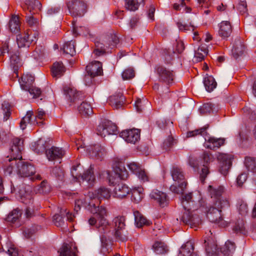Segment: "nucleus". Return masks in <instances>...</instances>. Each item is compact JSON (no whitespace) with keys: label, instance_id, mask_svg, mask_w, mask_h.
I'll return each mask as SVG.
<instances>
[{"label":"nucleus","instance_id":"33","mask_svg":"<svg viewBox=\"0 0 256 256\" xmlns=\"http://www.w3.org/2000/svg\"><path fill=\"white\" fill-rule=\"evenodd\" d=\"M132 200L138 204L140 202L144 196V189L142 187L134 188L131 190Z\"/></svg>","mask_w":256,"mask_h":256},{"label":"nucleus","instance_id":"23","mask_svg":"<svg viewBox=\"0 0 256 256\" xmlns=\"http://www.w3.org/2000/svg\"><path fill=\"white\" fill-rule=\"evenodd\" d=\"M32 116L33 112L28 111L27 112L26 114L22 118L20 122V127L22 130L26 128V124H30L32 125H43L42 122H38L36 120L32 118Z\"/></svg>","mask_w":256,"mask_h":256},{"label":"nucleus","instance_id":"13","mask_svg":"<svg viewBox=\"0 0 256 256\" xmlns=\"http://www.w3.org/2000/svg\"><path fill=\"white\" fill-rule=\"evenodd\" d=\"M150 197L162 208L166 206L168 204L169 198L168 195L162 191L154 190L151 192Z\"/></svg>","mask_w":256,"mask_h":256},{"label":"nucleus","instance_id":"46","mask_svg":"<svg viewBox=\"0 0 256 256\" xmlns=\"http://www.w3.org/2000/svg\"><path fill=\"white\" fill-rule=\"evenodd\" d=\"M22 212L18 208L14 209L7 216L6 220L8 222L14 223L18 220Z\"/></svg>","mask_w":256,"mask_h":256},{"label":"nucleus","instance_id":"28","mask_svg":"<svg viewBox=\"0 0 256 256\" xmlns=\"http://www.w3.org/2000/svg\"><path fill=\"white\" fill-rule=\"evenodd\" d=\"M245 51V46L242 40L238 38L235 40L232 49V53L235 58L242 56Z\"/></svg>","mask_w":256,"mask_h":256},{"label":"nucleus","instance_id":"57","mask_svg":"<svg viewBox=\"0 0 256 256\" xmlns=\"http://www.w3.org/2000/svg\"><path fill=\"white\" fill-rule=\"evenodd\" d=\"M10 256H17L18 250L17 248L10 243L7 244L6 250Z\"/></svg>","mask_w":256,"mask_h":256},{"label":"nucleus","instance_id":"50","mask_svg":"<svg viewBox=\"0 0 256 256\" xmlns=\"http://www.w3.org/2000/svg\"><path fill=\"white\" fill-rule=\"evenodd\" d=\"M72 24L73 26V31L74 33H79L80 34H82L85 36L90 34V30L86 26H80L78 28L76 26V22L72 21Z\"/></svg>","mask_w":256,"mask_h":256},{"label":"nucleus","instance_id":"2","mask_svg":"<svg viewBox=\"0 0 256 256\" xmlns=\"http://www.w3.org/2000/svg\"><path fill=\"white\" fill-rule=\"evenodd\" d=\"M208 190L212 200L208 204L201 198L199 200L200 208H204L210 222L222 228L228 226L230 223L231 214L228 200L222 196L224 192V187L222 186H209Z\"/></svg>","mask_w":256,"mask_h":256},{"label":"nucleus","instance_id":"39","mask_svg":"<svg viewBox=\"0 0 256 256\" xmlns=\"http://www.w3.org/2000/svg\"><path fill=\"white\" fill-rule=\"evenodd\" d=\"M25 4L30 12L32 10L37 12L38 10H40L42 8L41 3L37 0H26Z\"/></svg>","mask_w":256,"mask_h":256},{"label":"nucleus","instance_id":"19","mask_svg":"<svg viewBox=\"0 0 256 256\" xmlns=\"http://www.w3.org/2000/svg\"><path fill=\"white\" fill-rule=\"evenodd\" d=\"M64 154L65 152L62 148L56 146H52L46 151V156L49 160H59Z\"/></svg>","mask_w":256,"mask_h":256},{"label":"nucleus","instance_id":"9","mask_svg":"<svg viewBox=\"0 0 256 256\" xmlns=\"http://www.w3.org/2000/svg\"><path fill=\"white\" fill-rule=\"evenodd\" d=\"M71 15L74 17L82 16L86 12V5L80 0H71L67 4Z\"/></svg>","mask_w":256,"mask_h":256},{"label":"nucleus","instance_id":"56","mask_svg":"<svg viewBox=\"0 0 256 256\" xmlns=\"http://www.w3.org/2000/svg\"><path fill=\"white\" fill-rule=\"evenodd\" d=\"M176 26L178 27L180 30L184 32H188V31L194 32V26L193 25H187L183 24L180 22H178L176 23Z\"/></svg>","mask_w":256,"mask_h":256},{"label":"nucleus","instance_id":"36","mask_svg":"<svg viewBox=\"0 0 256 256\" xmlns=\"http://www.w3.org/2000/svg\"><path fill=\"white\" fill-rule=\"evenodd\" d=\"M114 172L121 180H126L128 177V172L122 163L118 164L115 166Z\"/></svg>","mask_w":256,"mask_h":256},{"label":"nucleus","instance_id":"63","mask_svg":"<svg viewBox=\"0 0 256 256\" xmlns=\"http://www.w3.org/2000/svg\"><path fill=\"white\" fill-rule=\"evenodd\" d=\"M27 90H28L30 94L31 95H32L33 97L35 98L38 97L41 94L40 90L38 88H36L34 86H32L28 88Z\"/></svg>","mask_w":256,"mask_h":256},{"label":"nucleus","instance_id":"16","mask_svg":"<svg viewBox=\"0 0 256 256\" xmlns=\"http://www.w3.org/2000/svg\"><path fill=\"white\" fill-rule=\"evenodd\" d=\"M218 160L220 162V172L226 176L232 166L231 156L226 154H219L217 156Z\"/></svg>","mask_w":256,"mask_h":256},{"label":"nucleus","instance_id":"4","mask_svg":"<svg viewBox=\"0 0 256 256\" xmlns=\"http://www.w3.org/2000/svg\"><path fill=\"white\" fill-rule=\"evenodd\" d=\"M171 174L175 183L170 186V190L174 194H182L186 189L187 183L182 169L174 167L171 170Z\"/></svg>","mask_w":256,"mask_h":256},{"label":"nucleus","instance_id":"8","mask_svg":"<svg viewBox=\"0 0 256 256\" xmlns=\"http://www.w3.org/2000/svg\"><path fill=\"white\" fill-rule=\"evenodd\" d=\"M119 42V38L116 34L111 35L108 38V43L104 44L97 42L95 43L96 48L93 51V54L96 56H100L104 54L106 52V48H114Z\"/></svg>","mask_w":256,"mask_h":256},{"label":"nucleus","instance_id":"51","mask_svg":"<svg viewBox=\"0 0 256 256\" xmlns=\"http://www.w3.org/2000/svg\"><path fill=\"white\" fill-rule=\"evenodd\" d=\"M208 127L204 126L200 129L195 130L192 131H190L187 134V136L188 138L195 136L197 135L200 134L204 136L207 134L206 129Z\"/></svg>","mask_w":256,"mask_h":256},{"label":"nucleus","instance_id":"5","mask_svg":"<svg viewBox=\"0 0 256 256\" xmlns=\"http://www.w3.org/2000/svg\"><path fill=\"white\" fill-rule=\"evenodd\" d=\"M82 168L80 164L73 166L71 170V174L73 178L76 180L80 178L83 181L86 180L89 185L93 186L94 182L96 180V178L94 174V168L90 166L82 175L80 172Z\"/></svg>","mask_w":256,"mask_h":256},{"label":"nucleus","instance_id":"40","mask_svg":"<svg viewBox=\"0 0 256 256\" xmlns=\"http://www.w3.org/2000/svg\"><path fill=\"white\" fill-rule=\"evenodd\" d=\"M135 218V222L138 227L140 228L144 225H149L150 222L147 220L146 218L143 216L139 212L136 211L134 212Z\"/></svg>","mask_w":256,"mask_h":256},{"label":"nucleus","instance_id":"64","mask_svg":"<svg viewBox=\"0 0 256 256\" xmlns=\"http://www.w3.org/2000/svg\"><path fill=\"white\" fill-rule=\"evenodd\" d=\"M164 58L166 63H170L174 58L175 52L172 50H166L164 52Z\"/></svg>","mask_w":256,"mask_h":256},{"label":"nucleus","instance_id":"61","mask_svg":"<svg viewBox=\"0 0 256 256\" xmlns=\"http://www.w3.org/2000/svg\"><path fill=\"white\" fill-rule=\"evenodd\" d=\"M138 178L142 182H148L149 178L148 174L142 168L136 174Z\"/></svg>","mask_w":256,"mask_h":256},{"label":"nucleus","instance_id":"14","mask_svg":"<svg viewBox=\"0 0 256 256\" xmlns=\"http://www.w3.org/2000/svg\"><path fill=\"white\" fill-rule=\"evenodd\" d=\"M140 130L136 128L122 131L120 136L128 143L135 144L140 140Z\"/></svg>","mask_w":256,"mask_h":256},{"label":"nucleus","instance_id":"26","mask_svg":"<svg viewBox=\"0 0 256 256\" xmlns=\"http://www.w3.org/2000/svg\"><path fill=\"white\" fill-rule=\"evenodd\" d=\"M59 252L60 256H76L78 250L73 244H64Z\"/></svg>","mask_w":256,"mask_h":256},{"label":"nucleus","instance_id":"11","mask_svg":"<svg viewBox=\"0 0 256 256\" xmlns=\"http://www.w3.org/2000/svg\"><path fill=\"white\" fill-rule=\"evenodd\" d=\"M80 148H84L90 157L97 159H101L106 154L104 148L99 144L86 146L82 144L77 147V150H78Z\"/></svg>","mask_w":256,"mask_h":256},{"label":"nucleus","instance_id":"62","mask_svg":"<svg viewBox=\"0 0 256 256\" xmlns=\"http://www.w3.org/2000/svg\"><path fill=\"white\" fill-rule=\"evenodd\" d=\"M128 166L129 169L136 174L142 168L141 166L136 162H130Z\"/></svg>","mask_w":256,"mask_h":256},{"label":"nucleus","instance_id":"25","mask_svg":"<svg viewBox=\"0 0 256 256\" xmlns=\"http://www.w3.org/2000/svg\"><path fill=\"white\" fill-rule=\"evenodd\" d=\"M194 246L192 242H187L180 249L178 256H198L194 252Z\"/></svg>","mask_w":256,"mask_h":256},{"label":"nucleus","instance_id":"58","mask_svg":"<svg viewBox=\"0 0 256 256\" xmlns=\"http://www.w3.org/2000/svg\"><path fill=\"white\" fill-rule=\"evenodd\" d=\"M134 76V72L132 68H127L125 70L122 74V77L124 80H130Z\"/></svg>","mask_w":256,"mask_h":256},{"label":"nucleus","instance_id":"34","mask_svg":"<svg viewBox=\"0 0 256 256\" xmlns=\"http://www.w3.org/2000/svg\"><path fill=\"white\" fill-rule=\"evenodd\" d=\"M34 77L31 74H24L22 76L21 81L20 82L22 88L27 90V89L32 86V84L34 82Z\"/></svg>","mask_w":256,"mask_h":256},{"label":"nucleus","instance_id":"24","mask_svg":"<svg viewBox=\"0 0 256 256\" xmlns=\"http://www.w3.org/2000/svg\"><path fill=\"white\" fill-rule=\"evenodd\" d=\"M232 32V26L229 21H222L219 24L218 34L223 38L229 37Z\"/></svg>","mask_w":256,"mask_h":256},{"label":"nucleus","instance_id":"18","mask_svg":"<svg viewBox=\"0 0 256 256\" xmlns=\"http://www.w3.org/2000/svg\"><path fill=\"white\" fill-rule=\"evenodd\" d=\"M110 232V228H109V230L106 232L104 233L100 232L102 234L100 236L102 242L100 252L104 255H106L112 251V240L110 237H108L104 234Z\"/></svg>","mask_w":256,"mask_h":256},{"label":"nucleus","instance_id":"17","mask_svg":"<svg viewBox=\"0 0 256 256\" xmlns=\"http://www.w3.org/2000/svg\"><path fill=\"white\" fill-rule=\"evenodd\" d=\"M204 164L200 172V180L202 182H204L205 179L210 173L209 164L214 160L213 156L209 152H204L202 156Z\"/></svg>","mask_w":256,"mask_h":256},{"label":"nucleus","instance_id":"38","mask_svg":"<svg viewBox=\"0 0 256 256\" xmlns=\"http://www.w3.org/2000/svg\"><path fill=\"white\" fill-rule=\"evenodd\" d=\"M144 0H126L125 6L130 11L137 10L140 4H144Z\"/></svg>","mask_w":256,"mask_h":256},{"label":"nucleus","instance_id":"53","mask_svg":"<svg viewBox=\"0 0 256 256\" xmlns=\"http://www.w3.org/2000/svg\"><path fill=\"white\" fill-rule=\"evenodd\" d=\"M22 191L21 190L20 194L22 202L28 205L32 204L33 199L31 192L28 191L26 192L24 194H22Z\"/></svg>","mask_w":256,"mask_h":256},{"label":"nucleus","instance_id":"7","mask_svg":"<svg viewBox=\"0 0 256 256\" xmlns=\"http://www.w3.org/2000/svg\"><path fill=\"white\" fill-rule=\"evenodd\" d=\"M196 208H188L184 209V212L181 217V221L186 224L188 225L190 228L198 226L202 223L199 216L194 212Z\"/></svg>","mask_w":256,"mask_h":256},{"label":"nucleus","instance_id":"20","mask_svg":"<svg viewBox=\"0 0 256 256\" xmlns=\"http://www.w3.org/2000/svg\"><path fill=\"white\" fill-rule=\"evenodd\" d=\"M86 71L92 76H100L103 72L102 64L99 61H93L86 66Z\"/></svg>","mask_w":256,"mask_h":256},{"label":"nucleus","instance_id":"30","mask_svg":"<svg viewBox=\"0 0 256 256\" xmlns=\"http://www.w3.org/2000/svg\"><path fill=\"white\" fill-rule=\"evenodd\" d=\"M51 72L53 77L58 78L64 74L65 68L62 62H56L53 64Z\"/></svg>","mask_w":256,"mask_h":256},{"label":"nucleus","instance_id":"48","mask_svg":"<svg viewBox=\"0 0 256 256\" xmlns=\"http://www.w3.org/2000/svg\"><path fill=\"white\" fill-rule=\"evenodd\" d=\"M34 150L38 154H41L46 151V142L44 140L40 139L35 144Z\"/></svg>","mask_w":256,"mask_h":256},{"label":"nucleus","instance_id":"35","mask_svg":"<svg viewBox=\"0 0 256 256\" xmlns=\"http://www.w3.org/2000/svg\"><path fill=\"white\" fill-rule=\"evenodd\" d=\"M80 114L84 116H90L92 114V109L90 103L82 102L78 107Z\"/></svg>","mask_w":256,"mask_h":256},{"label":"nucleus","instance_id":"54","mask_svg":"<svg viewBox=\"0 0 256 256\" xmlns=\"http://www.w3.org/2000/svg\"><path fill=\"white\" fill-rule=\"evenodd\" d=\"M2 109L4 112V120H7L10 116V106L7 102H4L2 104Z\"/></svg>","mask_w":256,"mask_h":256},{"label":"nucleus","instance_id":"15","mask_svg":"<svg viewBox=\"0 0 256 256\" xmlns=\"http://www.w3.org/2000/svg\"><path fill=\"white\" fill-rule=\"evenodd\" d=\"M160 81L170 84L172 83L174 78V73L172 70L162 66H159L156 68Z\"/></svg>","mask_w":256,"mask_h":256},{"label":"nucleus","instance_id":"44","mask_svg":"<svg viewBox=\"0 0 256 256\" xmlns=\"http://www.w3.org/2000/svg\"><path fill=\"white\" fill-rule=\"evenodd\" d=\"M208 54V50L204 46H200L195 52L194 57L198 62L202 60Z\"/></svg>","mask_w":256,"mask_h":256},{"label":"nucleus","instance_id":"41","mask_svg":"<svg viewBox=\"0 0 256 256\" xmlns=\"http://www.w3.org/2000/svg\"><path fill=\"white\" fill-rule=\"evenodd\" d=\"M62 50L64 53L73 56L76 54L75 42L71 40L66 42L63 46Z\"/></svg>","mask_w":256,"mask_h":256},{"label":"nucleus","instance_id":"32","mask_svg":"<svg viewBox=\"0 0 256 256\" xmlns=\"http://www.w3.org/2000/svg\"><path fill=\"white\" fill-rule=\"evenodd\" d=\"M10 30L14 34L18 33L20 30V23L18 16L13 15L9 22Z\"/></svg>","mask_w":256,"mask_h":256},{"label":"nucleus","instance_id":"31","mask_svg":"<svg viewBox=\"0 0 256 256\" xmlns=\"http://www.w3.org/2000/svg\"><path fill=\"white\" fill-rule=\"evenodd\" d=\"M236 246L234 242L227 240L224 245L220 248L221 252L224 256H232L235 251Z\"/></svg>","mask_w":256,"mask_h":256},{"label":"nucleus","instance_id":"55","mask_svg":"<svg viewBox=\"0 0 256 256\" xmlns=\"http://www.w3.org/2000/svg\"><path fill=\"white\" fill-rule=\"evenodd\" d=\"M233 231L236 234H245L246 230L244 222L241 220L236 223L232 228Z\"/></svg>","mask_w":256,"mask_h":256},{"label":"nucleus","instance_id":"49","mask_svg":"<svg viewBox=\"0 0 256 256\" xmlns=\"http://www.w3.org/2000/svg\"><path fill=\"white\" fill-rule=\"evenodd\" d=\"M206 250L209 256H214L218 253V246L214 242L212 244L208 243Z\"/></svg>","mask_w":256,"mask_h":256},{"label":"nucleus","instance_id":"12","mask_svg":"<svg viewBox=\"0 0 256 256\" xmlns=\"http://www.w3.org/2000/svg\"><path fill=\"white\" fill-rule=\"evenodd\" d=\"M36 32H34V35L32 36V32L30 30H27L24 33L18 34L16 40L18 47H28L30 44L36 39Z\"/></svg>","mask_w":256,"mask_h":256},{"label":"nucleus","instance_id":"27","mask_svg":"<svg viewBox=\"0 0 256 256\" xmlns=\"http://www.w3.org/2000/svg\"><path fill=\"white\" fill-rule=\"evenodd\" d=\"M129 188L122 183L118 184L114 190V196L118 198H122L130 192Z\"/></svg>","mask_w":256,"mask_h":256},{"label":"nucleus","instance_id":"6","mask_svg":"<svg viewBox=\"0 0 256 256\" xmlns=\"http://www.w3.org/2000/svg\"><path fill=\"white\" fill-rule=\"evenodd\" d=\"M63 91L70 106H75L84 98V94L78 91L74 88L65 86L63 88Z\"/></svg>","mask_w":256,"mask_h":256},{"label":"nucleus","instance_id":"1","mask_svg":"<svg viewBox=\"0 0 256 256\" xmlns=\"http://www.w3.org/2000/svg\"><path fill=\"white\" fill-rule=\"evenodd\" d=\"M70 196L74 199V210L78 212L82 206H94L91 210L93 216L88 220L90 226H94L99 232L104 233L109 230V222L106 218L107 211L102 206H96L90 202V200L97 198L99 200H107L110 197V190L104 186H101L94 192H89L88 195L78 196V194H70Z\"/></svg>","mask_w":256,"mask_h":256},{"label":"nucleus","instance_id":"21","mask_svg":"<svg viewBox=\"0 0 256 256\" xmlns=\"http://www.w3.org/2000/svg\"><path fill=\"white\" fill-rule=\"evenodd\" d=\"M204 139L206 140L204 146L214 150L223 146L225 141L224 138H216L213 137L208 138L204 137Z\"/></svg>","mask_w":256,"mask_h":256},{"label":"nucleus","instance_id":"3","mask_svg":"<svg viewBox=\"0 0 256 256\" xmlns=\"http://www.w3.org/2000/svg\"><path fill=\"white\" fill-rule=\"evenodd\" d=\"M23 142L24 140L18 138L12 139L10 158L6 160L4 168V172L6 174H10L12 172H16L22 178L30 177L32 180H40V176L38 174H36L34 166L22 160L21 151L22 149Z\"/></svg>","mask_w":256,"mask_h":256},{"label":"nucleus","instance_id":"59","mask_svg":"<svg viewBox=\"0 0 256 256\" xmlns=\"http://www.w3.org/2000/svg\"><path fill=\"white\" fill-rule=\"evenodd\" d=\"M52 173L60 180H62L64 178V172L60 167H55L52 170Z\"/></svg>","mask_w":256,"mask_h":256},{"label":"nucleus","instance_id":"37","mask_svg":"<svg viewBox=\"0 0 256 256\" xmlns=\"http://www.w3.org/2000/svg\"><path fill=\"white\" fill-rule=\"evenodd\" d=\"M154 252L158 254H163L168 251L167 246L162 242H156L152 246Z\"/></svg>","mask_w":256,"mask_h":256},{"label":"nucleus","instance_id":"60","mask_svg":"<svg viewBox=\"0 0 256 256\" xmlns=\"http://www.w3.org/2000/svg\"><path fill=\"white\" fill-rule=\"evenodd\" d=\"M26 21L28 24L32 27H38L39 25V22L37 18H34L33 16H26Z\"/></svg>","mask_w":256,"mask_h":256},{"label":"nucleus","instance_id":"47","mask_svg":"<svg viewBox=\"0 0 256 256\" xmlns=\"http://www.w3.org/2000/svg\"><path fill=\"white\" fill-rule=\"evenodd\" d=\"M244 164L248 170L254 172H256V158L252 157H246L245 158Z\"/></svg>","mask_w":256,"mask_h":256},{"label":"nucleus","instance_id":"10","mask_svg":"<svg viewBox=\"0 0 256 256\" xmlns=\"http://www.w3.org/2000/svg\"><path fill=\"white\" fill-rule=\"evenodd\" d=\"M116 130V124L108 120H104L98 126L96 132L98 135L105 137L108 135L115 134Z\"/></svg>","mask_w":256,"mask_h":256},{"label":"nucleus","instance_id":"52","mask_svg":"<svg viewBox=\"0 0 256 256\" xmlns=\"http://www.w3.org/2000/svg\"><path fill=\"white\" fill-rule=\"evenodd\" d=\"M238 208L240 214L242 215H246L248 213V208L247 204L242 200L238 201Z\"/></svg>","mask_w":256,"mask_h":256},{"label":"nucleus","instance_id":"43","mask_svg":"<svg viewBox=\"0 0 256 256\" xmlns=\"http://www.w3.org/2000/svg\"><path fill=\"white\" fill-rule=\"evenodd\" d=\"M114 230L126 228V218L123 216H118L114 218L112 220Z\"/></svg>","mask_w":256,"mask_h":256},{"label":"nucleus","instance_id":"22","mask_svg":"<svg viewBox=\"0 0 256 256\" xmlns=\"http://www.w3.org/2000/svg\"><path fill=\"white\" fill-rule=\"evenodd\" d=\"M125 98L122 94L119 92L109 98L108 102L115 109H118L122 108L124 104Z\"/></svg>","mask_w":256,"mask_h":256},{"label":"nucleus","instance_id":"29","mask_svg":"<svg viewBox=\"0 0 256 256\" xmlns=\"http://www.w3.org/2000/svg\"><path fill=\"white\" fill-rule=\"evenodd\" d=\"M180 194H182L180 201L184 209L186 210L188 208H192L193 209L196 208L194 206V202L192 200V192L184 194L183 192Z\"/></svg>","mask_w":256,"mask_h":256},{"label":"nucleus","instance_id":"45","mask_svg":"<svg viewBox=\"0 0 256 256\" xmlns=\"http://www.w3.org/2000/svg\"><path fill=\"white\" fill-rule=\"evenodd\" d=\"M114 231V236L118 240L126 242L128 240V232L126 228Z\"/></svg>","mask_w":256,"mask_h":256},{"label":"nucleus","instance_id":"42","mask_svg":"<svg viewBox=\"0 0 256 256\" xmlns=\"http://www.w3.org/2000/svg\"><path fill=\"white\" fill-rule=\"evenodd\" d=\"M204 84L207 91L210 92L216 88V82L214 78L212 76L204 78Z\"/></svg>","mask_w":256,"mask_h":256}]
</instances>
